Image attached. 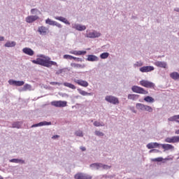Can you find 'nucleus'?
Segmentation results:
<instances>
[{"mask_svg": "<svg viewBox=\"0 0 179 179\" xmlns=\"http://www.w3.org/2000/svg\"><path fill=\"white\" fill-rule=\"evenodd\" d=\"M73 59L76 61V62H82L83 61V59L73 57Z\"/></svg>", "mask_w": 179, "mask_h": 179, "instance_id": "c03bdc74", "label": "nucleus"}, {"mask_svg": "<svg viewBox=\"0 0 179 179\" xmlns=\"http://www.w3.org/2000/svg\"><path fill=\"white\" fill-rule=\"evenodd\" d=\"M22 52H24V54H27V55H29L30 57H33V55H34V51L29 48H23Z\"/></svg>", "mask_w": 179, "mask_h": 179, "instance_id": "f3484780", "label": "nucleus"}, {"mask_svg": "<svg viewBox=\"0 0 179 179\" xmlns=\"http://www.w3.org/2000/svg\"><path fill=\"white\" fill-rule=\"evenodd\" d=\"M63 71H64L63 69H59L56 72V75H60V73H62Z\"/></svg>", "mask_w": 179, "mask_h": 179, "instance_id": "8fccbe9b", "label": "nucleus"}, {"mask_svg": "<svg viewBox=\"0 0 179 179\" xmlns=\"http://www.w3.org/2000/svg\"><path fill=\"white\" fill-rule=\"evenodd\" d=\"M178 159H179V157H178Z\"/></svg>", "mask_w": 179, "mask_h": 179, "instance_id": "774afa93", "label": "nucleus"}, {"mask_svg": "<svg viewBox=\"0 0 179 179\" xmlns=\"http://www.w3.org/2000/svg\"><path fill=\"white\" fill-rule=\"evenodd\" d=\"M143 111H148V113H153V108L148 105H144V109Z\"/></svg>", "mask_w": 179, "mask_h": 179, "instance_id": "2f4dec72", "label": "nucleus"}, {"mask_svg": "<svg viewBox=\"0 0 179 179\" xmlns=\"http://www.w3.org/2000/svg\"><path fill=\"white\" fill-rule=\"evenodd\" d=\"M87 61H90V62H96L99 61V57L94 55H89L87 56Z\"/></svg>", "mask_w": 179, "mask_h": 179, "instance_id": "6ab92c4d", "label": "nucleus"}, {"mask_svg": "<svg viewBox=\"0 0 179 179\" xmlns=\"http://www.w3.org/2000/svg\"><path fill=\"white\" fill-rule=\"evenodd\" d=\"M161 146L164 150H174V146L171 144H161Z\"/></svg>", "mask_w": 179, "mask_h": 179, "instance_id": "aec40b11", "label": "nucleus"}, {"mask_svg": "<svg viewBox=\"0 0 179 179\" xmlns=\"http://www.w3.org/2000/svg\"><path fill=\"white\" fill-rule=\"evenodd\" d=\"M144 101H146V103H155V99L150 96H147L144 98Z\"/></svg>", "mask_w": 179, "mask_h": 179, "instance_id": "c85d7f7f", "label": "nucleus"}, {"mask_svg": "<svg viewBox=\"0 0 179 179\" xmlns=\"http://www.w3.org/2000/svg\"><path fill=\"white\" fill-rule=\"evenodd\" d=\"M59 138V135H55L52 137V139H58Z\"/></svg>", "mask_w": 179, "mask_h": 179, "instance_id": "3c124183", "label": "nucleus"}, {"mask_svg": "<svg viewBox=\"0 0 179 179\" xmlns=\"http://www.w3.org/2000/svg\"><path fill=\"white\" fill-rule=\"evenodd\" d=\"M139 71L143 72V73L145 72H152V71H155V67L153 66H144L140 68Z\"/></svg>", "mask_w": 179, "mask_h": 179, "instance_id": "9d476101", "label": "nucleus"}, {"mask_svg": "<svg viewBox=\"0 0 179 179\" xmlns=\"http://www.w3.org/2000/svg\"><path fill=\"white\" fill-rule=\"evenodd\" d=\"M40 57H41V58H45H45H47V57H45V56H44V55H40Z\"/></svg>", "mask_w": 179, "mask_h": 179, "instance_id": "13d9d810", "label": "nucleus"}, {"mask_svg": "<svg viewBox=\"0 0 179 179\" xmlns=\"http://www.w3.org/2000/svg\"><path fill=\"white\" fill-rule=\"evenodd\" d=\"M151 162H163V157H158L155 159H152Z\"/></svg>", "mask_w": 179, "mask_h": 179, "instance_id": "37998d69", "label": "nucleus"}, {"mask_svg": "<svg viewBox=\"0 0 179 179\" xmlns=\"http://www.w3.org/2000/svg\"><path fill=\"white\" fill-rule=\"evenodd\" d=\"M50 59H51L50 57H47L45 59L38 58L36 60H32V62L33 64H36V65H41L42 66H45L46 68H51L52 65L58 66L57 62Z\"/></svg>", "mask_w": 179, "mask_h": 179, "instance_id": "f257e3e1", "label": "nucleus"}, {"mask_svg": "<svg viewBox=\"0 0 179 179\" xmlns=\"http://www.w3.org/2000/svg\"><path fill=\"white\" fill-rule=\"evenodd\" d=\"M154 64L158 68H166L167 67V62H166L157 61Z\"/></svg>", "mask_w": 179, "mask_h": 179, "instance_id": "a211bd4d", "label": "nucleus"}, {"mask_svg": "<svg viewBox=\"0 0 179 179\" xmlns=\"http://www.w3.org/2000/svg\"><path fill=\"white\" fill-rule=\"evenodd\" d=\"M16 45V42L15 41H7L5 44H4V47H7V48H10V47H15Z\"/></svg>", "mask_w": 179, "mask_h": 179, "instance_id": "bb28decb", "label": "nucleus"}, {"mask_svg": "<svg viewBox=\"0 0 179 179\" xmlns=\"http://www.w3.org/2000/svg\"><path fill=\"white\" fill-rule=\"evenodd\" d=\"M75 99H79V96L78 95L76 96Z\"/></svg>", "mask_w": 179, "mask_h": 179, "instance_id": "e2e57ef3", "label": "nucleus"}, {"mask_svg": "<svg viewBox=\"0 0 179 179\" xmlns=\"http://www.w3.org/2000/svg\"><path fill=\"white\" fill-rule=\"evenodd\" d=\"M5 41V37L0 36V41Z\"/></svg>", "mask_w": 179, "mask_h": 179, "instance_id": "4d7b16f0", "label": "nucleus"}, {"mask_svg": "<svg viewBox=\"0 0 179 179\" xmlns=\"http://www.w3.org/2000/svg\"><path fill=\"white\" fill-rule=\"evenodd\" d=\"M38 10H37V8H32L31 10V13L32 14V15H34V13H36V12H37Z\"/></svg>", "mask_w": 179, "mask_h": 179, "instance_id": "09e8293b", "label": "nucleus"}, {"mask_svg": "<svg viewBox=\"0 0 179 179\" xmlns=\"http://www.w3.org/2000/svg\"><path fill=\"white\" fill-rule=\"evenodd\" d=\"M77 90H78V93H80V94H81V96H93V93L83 91V90H80V88H78Z\"/></svg>", "mask_w": 179, "mask_h": 179, "instance_id": "5701e85b", "label": "nucleus"}, {"mask_svg": "<svg viewBox=\"0 0 179 179\" xmlns=\"http://www.w3.org/2000/svg\"><path fill=\"white\" fill-rule=\"evenodd\" d=\"M52 123L51 122H45V121H43V122H41L38 124H33L31 128H36L37 127H44V125H51Z\"/></svg>", "mask_w": 179, "mask_h": 179, "instance_id": "dca6fc26", "label": "nucleus"}, {"mask_svg": "<svg viewBox=\"0 0 179 179\" xmlns=\"http://www.w3.org/2000/svg\"><path fill=\"white\" fill-rule=\"evenodd\" d=\"M170 78H171V79H173V80H178V79H179V73L177 72L171 73Z\"/></svg>", "mask_w": 179, "mask_h": 179, "instance_id": "a878e982", "label": "nucleus"}, {"mask_svg": "<svg viewBox=\"0 0 179 179\" xmlns=\"http://www.w3.org/2000/svg\"><path fill=\"white\" fill-rule=\"evenodd\" d=\"M131 90L134 92V93H138L139 94H149V92L136 85L133 86L131 87Z\"/></svg>", "mask_w": 179, "mask_h": 179, "instance_id": "f03ea898", "label": "nucleus"}, {"mask_svg": "<svg viewBox=\"0 0 179 179\" xmlns=\"http://www.w3.org/2000/svg\"><path fill=\"white\" fill-rule=\"evenodd\" d=\"M99 167H102L103 170H108V169H111V166L106 164H101V165L99 166Z\"/></svg>", "mask_w": 179, "mask_h": 179, "instance_id": "4c0bfd02", "label": "nucleus"}, {"mask_svg": "<svg viewBox=\"0 0 179 179\" xmlns=\"http://www.w3.org/2000/svg\"><path fill=\"white\" fill-rule=\"evenodd\" d=\"M46 24H50V26H57L59 29H62V25L56 21H53L52 20L48 18L45 20Z\"/></svg>", "mask_w": 179, "mask_h": 179, "instance_id": "423d86ee", "label": "nucleus"}, {"mask_svg": "<svg viewBox=\"0 0 179 179\" xmlns=\"http://www.w3.org/2000/svg\"><path fill=\"white\" fill-rule=\"evenodd\" d=\"M100 166H101V163H94L91 164L90 165V167H92V169H96V170H99Z\"/></svg>", "mask_w": 179, "mask_h": 179, "instance_id": "473e14b6", "label": "nucleus"}, {"mask_svg": "<svg viewBox=\"0 0 179 179\" xmlns=\"http://www.w3.org/2000/svg\"><path fill=\"white\" fill-rule=\"evenodd\" d=\"M76 179H92V176L83 173H78L74 176Z\"/></svg>", "mask_w": 179, "mask_h": 179, "instance_id": "0eeeda50", "label": "nucleus"}, {"mask_svg": "<svg viewBox=\"0 0 179 179\" xmlns=\"http://www.w3.org/2000/svg\"><path fill=\"white\" fill-rule=\"evenodd\" d=\"M73 29L78 30V31H83L86 30V26L82 25L80 24H72Z\"/></svg>", "mask_w": 179, "mask_h": 179, "instance_id": "f8f14e48", "label": "nucleus"}, {"mask_svg": "<svg viewBox=\"0 0 179 179\" xmlns=\"http://www.w3.org/2000/svg\"><path fill=\"white\" fill-rule=\"evenodd\" d=\"M100 36H101V34L96 31H93L87 34L86 37L88 38H97V37H100Z\"/></svg>", "mask_w": 179, "mask_h": 179, "instance_id": "6e6552de", "label": "nucleus"}, {"mask_svg": "<svg viewBox=\"0 0 179 179\" xmlns=\"http://www.w3.org/2000/svg\"><path fill=\"white\" fill-rule=\"evenodd\" d=\"M152 150H153L154 153H159V152H160V150H156V149H152Z\"/></svg>", "mask_w": 179, "mask_h": 179, "instance_id": "5fc2aeb1", "label": "nucleus"}, {"mask_svg": "<svg viewBox=\"0 0 179 179\" xmlns=\"http://www.w3.org/2000/svg\"><path fill=\"white\" fill-rule=\"evenodd\" d=\"M136 108H137V110H141V111H143V110L145 108V104L136 103Z\"/></svg>", "mask_w": 179, "mask_h": 179, "instance_id": "72a5a7b5", "label": "nucleus"}, {"mask_svg": "<svg viewBox=\"0 0 179 179\" xmlns=\"http://www.w3.org/2000/svg\"><path fill=\"white\" fill-rule=\"evenodd\" d=\"M143 66V62L139 61V62H136V64H134V66Z\"/></svg>", "mask_w": 179, "mask_h": 179, "instance_id": "79ce46f5", "label": "nucleus"}, {"mask_svg": "<svg viewBox=\"0 0 179 179\" xmlns=\"http://www.w3.org/2000/svg\"><path fill=\"white\" fill-rule=\"evenodd\" d=\"M100 125H104L103 122L100 123Z\"/></svg>", "mask_w": 179, "mask_h": 179, "instance_id": "0e129e2a", "label": "nucleus"}, {"mask_svg": "<svg viewBox=\"0 0 179 179\" xmlns=\"http://www.w3.org/2000/svg\"><path fill=\"white\" fill-rule=\"evenodd\" d=\"M22 90L24 92H26V90H31V85L29 84H25L24 87H22Z\"/></svg>", "mask_w": 179, "mask_h": 179, "instance_id": "c9c22d12", "label": "nucleus"}, {"mask_svg": "<svg viewBox=\"0 0 179 179\" xmlns=\"http://www.w3.org/2000/svg\"><path fill=\"white\" fill-rule=\"evenodd\" d=\"M38 31L41 36H45V34L48 33V28L44 26L39 27L38 29Z\"/></svg>", "mask_w": 179, "mask_h": 179, "instance_id": "4468645a", "label": "nucleus"}, {"mask_svg": "<svg viewBox=\"0 0 179 179\" xmlns=\"http://www.w3.org/2000/svg\"><path fill=\"white\" fill-rule=\"evenodd\" d=\"M64 85L66 86V87H69L70 89H72L73 90H75V89H76V86L69 83H64Z\"/></svg>", "mask_w": 179, "mask_h": 179, "instance_id": "7c9ffc66", "label": "nucleus"}, {"mask_svg": "<svg viewBox=\"0 0 179 179\" xmlns=\"http://www.w3.org/2000/svg\"><path fill=\"white\" fill-rule=\"evenodd\" d=\"M74 82L79 85L80 86H83V87H87L89 86V83L86 80H74Z\"/></svg>", "mask_w": 179, "mask_h": 179, "instance_id": "ddd939ff", "label": "nucleus"}, {"mask_svg": "<svg viewBox=\"0 0 179 179\" xmlns=\"http://www.w3.org/2000/svg\"><path fill=\"white\" fill-rule=\"evenodd\" d=\"M68 102L66 101H53L51 102V106H53L54 107H66V104Z\"/></svg>", "mask_w": 179, "mask_h": 179, "instance_id": "39448f33", "label": "nucleus"}, {"mask_svg": "<svg viewBox=\"0 0 179 179\" xmlns=\"http://www.w3.org/2000/svg\"><path fill=\"white\" fill-rule=\"evenodd\" d=\"M9 162L10 163H21V164H26V162L23 159H10Z\"/></svg>", "mask_w": 179, "mask_h": 179, "instance_id": "b1692460", "label": "nucleus"}, {"mask_svg": "<svg viewBox=\"0 0 179 179\" xmlns=\"http://www.w3.org/2000/svg\"><path fill=\"white\" fill-rule=\"evenodd\" d=\"M0 179H3V177L0 176Z\"/></svg>", "mask_w": 179, "mask_h": 179, "instance_id": "69168bd1", "label": "nucleus"}, {"mask_svg": "<svg viewBox=\"0 0 179 179\" xmlns=\"http://www.w3.org/2000/svg\"><path fill=\"white\" fill-rule=\"evenodd\" d=\"M80 150H82V152H85V150H86V148L85 147H83V146H81L80 148Z\"/></svg>", "mask_w": 179, "mask_h": 179, "instance_id": "603ef678", "label": "nucleus"}, {"mask_svg": "<svg viewBox=\"0 0 179 179\" xmlns=\"http://www.w3.org/2000/svg\"><path fill=\"white\" fill-rule=\"evenodd\" d=\"M94 127H104V124H100L99 122L95 121L94 122Z\"/></svg>", "mask_w": 179, "mask_h": 179, "instance_id": "a18cd8bd", "label": "nucleus"}, {"mask_svg": "<svg viewBox=\"0 0 179 179\" xmlns=\"http://www.w3.org/2000/svg\"><path fill=\"white\" fill-rule=\"evenodd\" d=\"M63 58L64 59H73V56L69 55H64L63 56Z\"/></svg>", "mask_w": 179, "mask_h": 179, "instance_id": "a19ab883", "label": "nucleus"}, {"mask_svg": "<svg viewBox=\"0 0 179 179\" xmlns=\"http://www.w3.org/2000/svg\"><path fill=\"white\" fill-rule=\"evenodd\" d=\"M168 121H175L174 120V116H172L168 119Z\"/></svg>", "mask_w": 179, "mask_h": 179, "instance_id": "864d4df0", "label": "nucleus"}, {"mask_svg": "<svg viewBox=\"0 0 179 179\" xmlns=\"http://www.w3.org/2000/svg\"><path fill=\"white\" fill-rule=\"evenodd\" d=\"M139 97V95L135 94H128V99L129 100H135L136 99H138Z\"/></svg>", "mask_w": 179, "mask_h": 179, "instance_id": "c756f323", "label": "nucleus"}, {"mask_svg": "<svg viewBox=\"0 0 179 179\" xmlns=\"http://www.w3.org/2000/svg\"><path fill=\"white\" fill-rule=\"evenodd\" d=\"M75 135L76 136H80V137H83V131H82L81 130H78L75 132Z\"/></svg>", "mask_w": 179, "mask_h": 179, "instance_id": "e433bc0d", "label": "nucleus"}, {"mask_svg": "<svg viewBox=\"0 0 179 179\" xmlns=\"http://www.w3.org/2000/svg\"><path fill=\"white\" fill-rule=\"evenodd\" d=\"M174 10H175V12H179V8H176L174 9Z\"/></svg>", "mask_w": 179, "mask_h": 179, "instance_id": "bf43d9fd", "label": "nucleus"}, {"mask_svg": "<svg viewBox=\"0 0 179 179\" xmlns=\"http://www.w3.org/2000/svg\"><path fill=\"white\" fill-rule=\"evenodd\" d=\"M173 118H174V120L176 122H178V120H179V115H173Z\"/></svg>", "mask_w": 179, "mask_h": 179, "instance_id": "de8ad7c7", "label": "nucleus"}, {"mask_svg": "<svg viewBox=\"0 0 179 179\" xmlns=\"http://www.w3.org/2000/svg\"><path fill=\"white\" fill-rule=\"evenodd\" d=\"M94 134L96 136H104V133L100 131H95Z\"/></svg>", "mask_w": 179, "mask_h": 179, "instance_id": "58836bf2", "label": "nucleus"}, {"mask_svg": "<svg viewBox=\"0 0 179 179\" xmlns=\"http://www.w3.org/2000/svg\"><path fill=\"white\" fill-rule=\"evenodd\" d=\"M87 51H89L90 50V48H87Z\"/></svg>", "mask_w": 179, "mask_h": 179, "instance_id": "338daca9", "label": "nucleus"}, {"mask_svg": "<svg viewBox=\"0 0 179 179\" xmlns=\"http://www.w3.org/2000/svg\"><path fill=\"white\" fill-rule=\"evenodd\" d=\"M87 52H86L85 50H78L77 51L76 55H85V54H87Z\"/></svg>", "mask_w": 179, "mask_h": 179, "instance_id": "ea45409f", "label": "nucleus"}, {"mask_svg": "<svg viewBox=\"0 0 179 179\" xmlns=\"http://www.w3.org/2000/svg\"><path fill=\"white\" fill-rule=\"evenodd\" d=\"M55 19H56V20H59L60 22L65 23V24H71V22H69V21H68V20L64 17H55Z\"/></svg>", "mask_w": 179, "mask_h": 179, "instance_id": "4be33fe9", "label": "nucleus"}, {"mask_svg": "<svg viewBox=\"0 0 179 179\" xmlns=\"http://www.w3.org/2000/svg\"><path fill=\"white\" fill-rule=\"evenodd\" d=\"M165 142L168 143H177L179 142V136L168 137L165 139Z\"/></svg>", "mask_w": 179, "mask_h": 179, "instance_id": "1a4fd4ad", "label": "nucleus"}, {"mask_svg": "<svg viewBox=\"0 0 179 179\" xmlns=\"http://www.w3.org/2000/svg\"><path fill=\"white\" fill-rule=\"evenodd\" d=\"M159 146H162V144L159 143H150L147 145L148 149H154V148H159Z\"/></svg>", "mask_w": 179, "mask_h": 179, "instance_id": "412c9836", "label": "nucleus"}, {"mask_svg": "<svg viewBox=\"0 0 179 179\" xmlns=\"http://www.w3.org/2000/svg\"><path fill=\"white\" fill-rule=\"evenodd\" d=\"M140 85L141 86H143V87H147L148 89H155V83L146 80H142L140 81Z\"/></svg>", "mask_w": 179, "mask_h": 179, "instance_id": "20e7f679", "label": "nucleus"}, {"mask_svg": "<svg viewBox=\"0 0 179 179\" xmlns=\"http://www.w3.org/2000/svg\"><path fill=\"white\" fill-rule=\"evenodd\" d=\"M38 19V16L37 15H29L26 17L27 23H33V22H36Z\"/></svg>", "mask_w": 179, "mask_h": 179, "instance_id": "2eb2a0df", "label": "nucleus"}, {"mask_svg": "<svg viewBox=\"0 0 179 179\" xmlns=\"http://www.w3.org/2000/svg\"><path fill=\"white\" fill-rule=\"evenodd\" d=\"M106 101H108V103H110L111 104H120V100H118V98L111 96V95H108L105 97Z\"/></svg>", "mask_w": 179, "mask_h": 179, "instance_id": "7ed1b4c3", "label": "nucleus"}, {"mask_svg": "<svg viewBox=\"0 0 179 179\" xmlns=\"http://www.w3.org/2000/svg\"><path fill=\"white\" fill-rule=\"evenodd\" d=\"M71 66H72L73 68L83 69V68H85L86 65L85 64H79L76 63H71Z\"/></svg>", "mask_w": 179, "mask_h": 179, "instance_id": "393cba45", "label": "nucleus"}, {"mask_svg": "<svg viewBox=\"0 0 179 179\" xmlns=\"http://www.w3.org/2000/svg\"><path fill=\"white\" fill-rule=\"evenodd\" d=\"M70 53L71 54H73L74 55H76L77 51L76 50H73V51L70 52Z\"/></svg>", "mask_w": 179, "mask_h": 179, "instance_id": "6e6d98bb", "label": "nucleus"}, {"mask_svg": "<svg viewBox=\"0 0 179 179\" xmlns=\"http://www.w3.org/2000/svg\"><path fill=\"white\" fill-rule=\"evenodd\" d=\"M50 85H52V86L57 85L58 86H61V83H57V82H50Z\"/></svg>", "mask_w": 179, "mask_h": 179, "instance_id": "49530a36", "label": "nucleus"}, {"mask_svg": "<svg viewBox=\"0 0 179 179\" xmlns=\"http://www.w3.org/2000/svg\"><path fill=\"white\" fill-rule=\"evenodd\" d=\"M149 153H154L153 149L149 151Z\"/></svg>", "mask_w": 179, "mask_h": 179, "instance_id": "680f3d73", "label": "nucleus"}, {"mask_svg": "<svg viewBox=\"0 0 179 179\" xmlns=\"http://www.w3.org/2000/svg\"><path fill=\"white\" fill-rule=\"evenodd\" d=\"M22 127L21 122H14L12 124V128H17V129H20Z\"/></svg>", "mask_w": 179, "mask_h": 179, "instance_id": "cd10ccee", "label": "nucleus"}, {"mask_svg": "<svg viewBox=\"0 0 179 179\" xmlns=\"http://www.w3.org/2000/svg\"><path fill=\"white\" fill-rule=\"evenodd\" d=\"M109 55H110V53H108V52H103V53L100 55V58L101 59H107V58H108Z\"/></svg>", "mask_w": 179, "mask_h": 179, "instance_id": "f704fd0d", "label": "nucleus"}, {"mask_svg": "<svg viewBox=\"0 0 179 179\" xmlns=\"http://www.w3.org/2000/svg\"><path fill=\"white\" fill-rule=\"evenodd\" d=\"M8 83L12 86H23V85H24V81H17L10 79L8 80Z\"/></svg>", "mask_w": 179, "mask_h": 179, "instance_id": "9b49d317", "label": "nucleus"}, {"mask_svg": "<svg viewBox=\"0 0 179 179\" xmlns=\"http://www.w3.org/2000/svg\"><path fill=\"white\" fill-rule=\"evenodd\" d=\"M175 134H176V135H179V129L178 130H176Z\"/></svg>", "mask_w": 179, "mask_h": 179, "instance_id": "052dcab7", "label": "nucleus"}]
</instances>
